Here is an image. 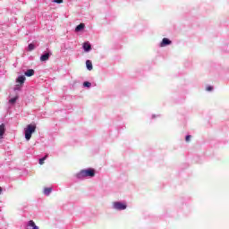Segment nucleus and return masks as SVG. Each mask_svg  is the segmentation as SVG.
I'll return each instance as SVG.
<instances>
[{"mask_svg":"<svg viewBox=\"0 0 229 229\" xmlns=\"http://www.w3.org/2000/svg\"><path fill=\"white\" fill-rule=\"evenodd\" d=\"M79 180L83 178H94L96 176V170L94 168L82 169L75 174Z\"/></svg>","mask_w":229,"mask_h":229,"instance_id":"1","label":"nucleus"},{"mask_svg":"<svg viewBox=\"0 0 229 229\" xmlns=\"http://www.w3.org/2000/svg\"><path fill=\"white\" fill-rule=\"evenodd\" d=\"M36 131L37 125L35 123L28 124L27 127L24 129L26 140H30L31 139V135H33Z\"/></svg>","mask_w":229,"mask_h":229,"instance_id":"2","label":"nucleus"},{"mask_svg":"<svg viewBox=\"0 0 229 229\" xmlns=\"http://www.w3.org/2000/svg\"><path fill=\"white\" fill-rule=\"evenodd\" d=\"M113 207L115 210H126L128 206L126 205V203L114 202Z\"/></svg>","mask_w":229,"mask_h":229,"instance_id":"3","label":"nucleus"},{"mask_svg":"<svg viewBox=\"0 0 229 229\" xmlns=\"http://www.w3.org/2000/svg\"><path fill=\"white\" fill-rule=\"evenodd\" d=\"M26 229H39L38 226H37V224H35V221L30 220L27 224Z\"/></svg>","mask_w":229,"mask_h":229,"instance_id":"4","label":"nucleus"},{"mask_svg":"<svg viewBox=\"0 0 229 229\" xmlns=\"http://www.w3.org/2000/svg\"><path fill=\"white\" fill-rule=\"evenodd\" d=\"M172 41L169 38H164L160 43V47H165V46H171Z\"/></svg>","mask_w":229,"mask_h":229,"instance_id":"5","label":"nucleus"},{"mask_svg":"<svg viewBox=\"0 0 229 229\" xmlns=\"http://www.w3.org/2000/svg\"><path fill=\"white\" fill-rule=\"evenodd\" d=\"M4 131H6V127H5L4 123H2L0 125V140H1V139H3V135H4Z\"/></svg>","mask_w":229,"mask_h":229,"instance_id":"6","label":"nucleus"},{"mask_svg":"<svg viewBox=\"0 0 229 229\" xmlns=\"http://www.w3.org/2000/svg\"><path fill=\"white\" fill-rule=\"evenodd\" d=\"M25 81H26V77H24V76H19L16 79V83H20V85H24Z\"/></svg>","mask_w":229,"mask_h":229,"instance_id":"7","label":"nucleus"},{"mask_svg":"<svg viewBox=\"0 0 229 229\" xmlns=\"http://www.w3.org/2000/svg\"><path fill=\"white\" fill-rule=\"evenodd\" d=\"M83 49H84V51H86V53H89V51H90V49H92V47L89 44V42H85L83 44Z\"/></svg>","mask_w":229,"mask_h":229,"instance_id":"8","label":"nucleus"},{"mask_svg":"<svg viewBox=\"0 0 229 229\" xmlns=\"http://www.w3.org/2000/svg\"><path fill=\"white\" fill-rule=\"evenodd\" d=\"M25 76H28V78H30V76H35V70H27V72H25Z\"/></svg>","mask_w":229,"mask_h":229,"instance_id":"9","label":"nucleus"},{"mask_svg":"<svg viewBox=\"0 0 229 229\" xmlns=\"http://www.w3.org/2000/svg\"><path fill=\"white\" fill-rule=\"evenodd\" d=\"M40 60L41 62H47V60H49V53L42 55Z\"/></svg>","mask_w":229,"mask_h":229,"instance_id":"10","label":"nucleus"},{"mask_svg":"<svg viewBox=\"0 0 229 229\" xmlns=\"http://www.w3.org/2000/svg\"><path fill=\"white\" fill-rule=\"evenodd\" d=\"M86 66L88 71H92L93 67H92V62L90 60L86 61Z\"/></svg>","mask_w":229,"mask_h":229,"instance_id":"11","label":"nucleus"},{"mask_svg":"<svg viewBox=\"0 0 229 229\" xmlns=\"http://www.w3.org/2000/svg\"><path fill=\"white\" fill-rule=\"evenodd\" d=\"M17 99H19V95H16L14 98H11V99L9 100V103H10L11 105H15V103H17Z\"/></svg>","mask_w":229,"mask_h":229,"instance_id":"12","label":"nucleus"},{"mask_svg":"<svg viewBox=\"0 0 229 229\" xmlns=\"http://www.w3.org/2000/svg\"><path fill=\"white\" fill-rule=\"evenodd\" d=\"M85 29V24L84 23H81L79 24L76 28H75V31H81V30Z\"/></svg>","mask_w":229,"mask_h":229,"instance_id":"13","label":"nucleus"},{"mask_svg":"<svg viewBox=\"0 0 229 229\" xmlns=\"http://www.w3.org/2000/svg\"><path fill=\"white\" fill-rule=\"evenodd\" d=\"M52 191H53V188H45L44 189V194H46V196H49V194H51Z\"/></svg>","mask_w":229,"mask_h":229,"instance_id":"14","label":"nucleus"},{"mask_svg":"<svg viewBox=\"0 0 229 229\" xmlns=\"http://www.w3.org/2000/svg\"><path fill=\"white\" fill-rule=\"evenodd\" d=\"M47 155H46L44 157L39 159V165H44V161L47 158Z\"/></svg>","mask_w":229,"mask_h":229,"instance_id":"15","label":"nucleus"},{"mask_svg":"<svg viewBox=\"0 0 229 229\" xmlns=\"http://www.w3.org/2000/svg\"><path fill=\"white\" fill-rule=\"evenodd\" d=\"M33 49H35V45H33V43H30L29 45V51H33Z\"/></svg>","mask_w":229,"mask_h":229,"instance_id":"16","label":"nucleus"},{"mask_svg":"<svg viewBox=\"0 0 229 229\" xmlns=\"http://www.w3.org/2000/svg\"><path fill=\"white\" fill-rule=\"evenodd\" d=\"M191 137L192 136H191V135H187L186 138H185L186 142H191Z\"/></svg>","mask_w":229,"mask_h":229,"instance_id":"17","label":"nucleus"},{"mask_svg":"<svg viewBox=\"0 0 229 229\" xmlns=\"http://www.w3.org/2000/svg\"><path fill=\"white\" fill-rule=\"evenodd\" d=\"M54 3H56L57 4H62V3H64V0H54Z\"/></svg>","mask_w":229,"mask_h":229,"instance_id":"18","label":"nucleus"},{"mask_svg":"<svg viewBox=\"0 0 229 229\" xmlns=\"http://www.w3.org/2000/svg\"><path fill=\"white\" fill-rule=\"evenodd\" d=\"M83 85H84V87H90V85H92V84L90 82H89V81H85L83 83Z\"/></svg>","mask_w":229,"mask_h":229,"instance_id":"19","label":"nucleus"},{"mask_svg":"<svg viewBox=\"0 0 229 229\" xmlns=\"http://www.w3.org/2000/svg\"><path fill=\"white\" fill-rule=\"evenodd\" d=\"M214 88L212 86H208L207 87L206 90H208V92H210V90H213Z\"/></svg>","mask_w":229,"mask_h":229,"instance_id":"20","label":"nucleus"},{"mask_svg":"<svg viewBox=\"0 0 229 229\" xmlns=\"http://www.w3.org/2000/svg\"><path fill=\"white\" fill-rule=\"evenodd\" d=\"M3 192V188L0 187V194Z\"/></svg>","mask_w":229,"mask_h":229,"instance_id":"21","label":"nucleus"}]
</instances>
